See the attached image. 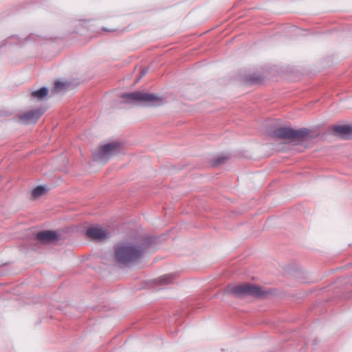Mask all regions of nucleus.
Instances as JSON below:
<instances>
[{"mask_svg": "<svg viewBox=\"0 0 352 352\" xmlns=\"http://www.w3.org/2000/svg\"><path fill=\"white\" fill-rule=\"evenodd\" d=\"M332 131L334 135L346 139L348 138L349 135L352 134V127L348 125L334 126L332 127Z\"/></svg>", "mask_w": 352, "mask_h": 352, "instance_id": "6e6552de", "label": "nucleus"}, {"mask_svg": "<svg viewBox=\"0 0 352 352\" xmlns=\"http://www.w3.org/2000/svg\"><path fill=\"white\" fill-rule=\"evenodd\" d=\"M121 151V144L118 142H111L98 146L92 151L95 161L107 162L111 157Z\"/></svg>", "mask_w": 352, "mask_h": 352, "instance_id": "7ed1b4c3", "label": "nucleus"}, {"mask_svg": "<svg viewBox=\"0 0 352 352\" xmlns=\"http://www.w3.org/2000/svg\"><path fill=\"white\" fill-rule=\"evenodd\" d=\"M46 192V189L41 186L36 187L32 192V195L34 198L36 199L43 194H45Z\"/></svg>", "mask_w": 352, "mask_h": 352, "instance_id": "9b49d317", "label": "nucleus"}, {"mask_svg": "<svg viewBox=\"0 0 352 352\" xmlns=\"http://www.w3.org/2000/svg\"><path fill=\"white\" fill-rule=\"evenodd\" d=\"M48 94V89L46 87H41L37 91H34L32 92L31 96L33 98H36L38 100H42L45 98Z\"/></svg>", "mask_w": 352, "mask_h": 352, "instance_id": "9d476101", "label": "nucleus"}, {"mask_svg": "<svg viewBox=\"0 0 352 352\" xmlns=\"http://www.w3.org/2000/svg\"><path fill=\"white\" fill-rule=\"evenodd\" d=\"M104 30H105V31H108V32H113V31H114V30H113V29H111V30H109V29H104Z\"/></svg>", "mask_w": 352, "mask_h": 352, "instance_id": "2eb2a0df", "label": "nucleus"}, {"mask_svg": "<svg viewBox=\"0 0 352 352\" xmlns=\"http://www.w3.org/2000/svg\"><path fill=\"white\" fill-rule=\"evenodd\" d=\"M87 236L92 240H103L109 237L107 230L100 226H94L88 228L86 231Z\"/></svg>", "mask_w": 352, "mask_h": 352, "instance_id": "423d86ee", "label": "nucleus"}, {"mask_svg": "<svg viewBox=\"0 0 352 352\" xmlns=\"http://www.w3.org/2000/svg\"><path fill=\"white\" fill-rule=\"evenodd\" d=\"M42 115L40 111H30L21 117V120L25 123H35Z\"/></svg>", "mask_w": 352, "mask_h": 352, "instance_id": "1a4fd4ad", "label": "nucleus"}, {"mask_svg": "<svg viewBox=\"0 0 352 352\" xmlns=\"http://www.w3.org/2000/svg\"><path fill=\"white\" fill-rule=\"evenodd\" d=\"M308 135V131L306 129L294 130L289 127H280L274 130L273 135L280 139L299 140Z\"/></svg>", "mask_w": 352, "mask_h": 352, "instance_id": "39448f33", "label": "nucleus"}, {"mask_svg": "<svg viewBox=\"0 0 352 352\" xmlns=\"http://www.w3.org/2000/svg\"><path fill=\"white\" fill-rule=\"evenodd\" d=\"M224 292L237 297L243 296H260L263 294L261 287L248 283L237 285H230L226 288Z\"/></svg>", "mask_w": 352, "mask_h": 352, "instance_id": "f03ea898", "label": "nucleus"}, {"mask_svg": "<svg viewBox=\"0 0 352 352\" xmlns=\"http://www.w3.org/2000/svg\"><path fill=\"white\" fill-rule=\"evenodd\" d=\"M172 279V276L170 274L164 275L160 277V281L163 283H170Z\"/></svg>", "mask_w": 352, "mask_h": 352, "instance_id": "ddd939ff", "label": "nucleus"}, {"mask_svg": "<svg viewBox=\"0 0 352 352\" xmlns=\"http://www.w3.org/2000/svg\"><path fill=\"white\" fill-rule=\"evenodd\" d=\"M140 248L131 245H119L115 249L116 260L122 264H128L138 260L142 255Z\"/></svg>", "mask_w": 352, "mask_h": 352, "instance_id": "f257e3e1", "label": "nucleus"}, {"mask_svg": "<svg viewBox=\"0 0 352 352\" xmlns=\"http://www.w3.org/2000/svg\"><path fill=\"white\" fill-rule=\"evenodd\" d=\"M66 85H67L66 82L58 81L54 84V91L55 92H58V91H61L62 89H63L66 87Z\"/></svg>", "mask_w": 352, "mask_h": 352, "instance_id": "f8f14e48", "label": "nucleus"}, {"mask_svg": "<svg viewBox=\"0 0 352 352\" xmlns=\"http://www.w3.org/2000/svg\"><path fill=\"white\" fill-rule=\"evenodd\" d=\"M37 239L42 243H49L58 239V234L54 231H42L37 234Z\"/></svg>", "mask_w": 352, "mask_h": 352, "instance_id": "0eeeda50", "label": "nucleus"}, {"mask_svg": "<svg viewBox=\"0 0 352 352\" xmlns=\"http://www.w3.org/2000/svg\"><path fill=\"white\" fill-rule=\"evenodd\" d=\"M227 159H228L227 157H220L215 160V162L213 163V166H217L219 164H221V163L225 162Z\"/></svg>", "mask_w": 352, "mask_h": 352, "instance_id": "4468645a", "label": "nucleus"}, {"mask_svg": "<svg viewBox=\"0 0 352 352\" xmlns=\"http://www.w3.org/2000/svg\"><path fill=\"white\" fill-rule=\"evenodd\" d=\"M121 97L129 102H146L151 104L161 103L162 99L155 94L141 91H136L130 94H124Z\"/></svg>", "mask_w": 352, "mask_h": 352, "instance_id": "20e7f679", "label": "nucleus"}]
</instances>
